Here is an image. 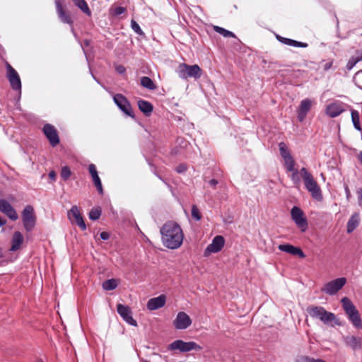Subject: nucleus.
<instances>
[{"mask_svg":"<svg viewBox=\"0 0 362 362\" xmlns=\"http://www.w3.org/2000/svg\"><path fill=\"white\" fill-rule=\"evenodd\" d=\"M161 241L167 248L175 250L179 248L183 242L184 233L180 225L170 221L163 225L160 229Z\"/></svg>","mask_w":362,"mask_h":362,"instance_id":"nucleus-1","label":"nucleus"},{"mask_svg":"<svg viewBox=\"0 0 362 362\" xmlns=\"http://www.w3.org/2000/svg\"><path fill=\"white\" fill-rule=\"evenodd\" d=\"M192 216L197 221H199L202 218L199 209L196 205L192 207Z\"/></svg>","mask_w":362,"mask_h":362,"instance_id":"nucleus-40","label":"nucleus"},{"mask_svg":"<svg viewBox=\"0 0 362 362\" xmlns=\"http://www.w3.org/2000/svg\"><path fill=\"white\" fill-rule=\"evenodd\" d=\"M114 102L117 107L127 115L134 117L132 107L127 99L122 94H116L113 97Z\"/></svg>","mask_w":362,"mask_h":362,"instance_id":"nucleus-13","label":"nucleus"},{"mask_svg":"<svg viewBox=\"0 0 362 362\" xmlns=\"http://www.w3.org/2000/svg\"><path fill=\"white\" fill-rule=\"evenodd\" d=\"M307 311L313 318L319 319L325 324L333 322L334 325H339V320L336 318L334 313L325 310L321 306H311L307 309Z\"/></svg>","mask_w":362,"mask_h":362,"instance_id":"nucleus-4","label":"nucleus"},{"mask_svg":"<svg viewBox=\"0 0 362 362\" xmlns=\"http://www.w3.org/2000/svg\"><path fill=\"white\" fill-rule=\"evenodd\" d=\"M344 111L341 103L334 102L329 104L325 110L326 114L330 117H336Z\"/></svg>","mask_w":362,"mask_h":362,"instance_id":"nucleus-22","label":"nucleus"},{"mask_svg":"<svg viewBox=\"0 0 362 362\" xmlns=\"http://www.w3.org/2000/svg\"><path fill=\"white\" fill-rule=\"evenodd\" d=\"M100 238L104 240H107L109 238V237H110L109 233H107V232H102L100 234Z\"/></svg>","mask_w":362,"mask_h":362,"instance_id":"nucleus-46","label":"nucleus"},{"mask_svg":"<svg viewBox=\"0 0 362 362\" xmlns=\"http://www.w3.org/2000/svg\"><path fill=\"white\" fill-rule=\"evenodd\" d=\"M214 29L216 32L218 33L219 34L222 35L223 36L226 37H235L234 33L232 32L227 30L219 26H214Z\"/></svg>","mask_w":362,"mask_h":362,"instance_id":"nucleus-33","label":"nucleus"},{"mask_svg":"<svg viewBox=\"0 0 362 362\" xmlns=\"http://www.w3.org/2000/svg\"><path fill=\"white\" fill-rule=\"evenodd\" d=\"M139 110L146 115H149L153 111L152 105L146 100H140L138 101Z\"/></svg>","mask_w":362,"mask_h":362,"instance_id":"nucleus-27","label":"nucleus"},{"mask_svg":"<svg viewBox=\"0 0 362 362\" xmlns=\"http://www.w3.org/2000/svg\"><path fill=\"white\" fill-rule=\"evenodd\" d=\"M351 120L356 129L361 131V127L359 122V114L356 110L351 111Z\"/></svg>","mask_w":362,"mask_h":362,"instance_id":"nucleus-32","label":"nucleus"},{"mask_svg":"<svg viewBox=\"0 0 362 362\" xmlns=\"http://www.w3.org/2000/svg\"><path fill=\"white\" fill-rule=\"evenodd\" d=\"M360 215L359 213L356 212L351 215L348 221L346 226V230L348 233H352L359 225Z\"/></svg>","mask_w":362,"mask_h":362,"instance_id":"nucleus-25","label":"nucleus"},{"mask_svg":"<svg viewBox=\"0 0 362 362\" xmlns=\"http://www.w3.org/2000/svg\"><path fill=\"white\" fill-rule=\"evenodd\" d=\"M332 66V62H328L325 65V70L329 69Z\"/></svg>","mask_w":362,"mask_h":362,"instance_id":"nucleus-49","label":"nucleus"},{"mask_svg":"<svg viewBox=\"0 0 362 362\" xmlns=\"http://www.w3.org/2000/svg\"><path fill=\"white\" fill-rule=\"evenodd\" d=\"M117 313L128 324L132 326H136V320L132 317L131 310L129 307L119 304L117 305Z\"/></svg>","mask_w":362,"mask_h":362,"instance_id":"nucleus-17","label":"nucleus"},{"mask_svg":"<svg viewBox=\"0 0 362 362\" xmlns=\"http://www.w3.org/2000/svg\"><path fill=\"white\" fill-rule=\"evenodd\" d=\"M116 71L119 73V74H124L125 72V68L124 66H122V65H119V66H117L116 68H115Z\"/></svg>","mask_w":362,"mask_h":362,"instance_id":"nucleus-45","label":"nucleus"},{"mask_svg":"<svg viewBox=\"0 0 362 362\" xmlns=\"http://www.w3.org/2000/svg\"><path fill=\"white\" fill-rule=\"evenodd\" d=\"M118 285V280L115 279H111L105 281L103 283V288L106 291H112L117 288Z\"/></svg>","mask_w":362,"mask_h":362,"instance_id":"nucleus-30","label":"nucleus"},{"mask_svg":"<svg viewBox=\"0 0 362 362\" xmlns=\"http://www.w3.org/2000/svg\"><path fill=\"white\" fill-rule=\"evenodd\" d=\"M22 221L23 226L27 231L32 230L36 223V216L34 209L30 205H27L22 211Z\"/></svg>","mask_w":362,"mask_h":362,"instance_id":"nucleus-7","label":"nucleus"},{"mask_svg":"<svg viewBox=\"0 0 362 362\" xmlns=\"http://www.w3.org/2000/svg\"><path fill=\"white\" fill-rule=\"evenodd\" d=\"M296 362H326V361L322 359H314V358H309L308 356H299L297 358Z\"/></svg>","mask_w":362,"mask_h":362,"instance_id":"nucleus-38","label":"nucleus"},{"mask_svg":"<svg viewBox=\"0 0 362 362\" xmlns=\"http://www.w3.org/2000/svg\"><path fill=\"white\" fill-rule=\"evenodd\" d=\"M287 171L291 173V178L293 182L296 185H299L300 177H299V175H298L299 174L298 171L295 168H293V170H287Z\"/></svg>","mask_w":362,"mask_h":362,"instance_id":"nucleus-36","label":"nucleus"},{"mask_svg":"<svg viewBox=\"0 0 362 362\" xmlns=\"http://www.w3.org/2000/svg\"><path fill=\"white\" fill-rule=\"evenodd\" d=\"M68 217L73 223L78 225L81 230H85L86 229V223L83 218L79 211L78 206H73L70 211L68 212Z\"/></svg>","mask_w":362,"mask_h":362,"instance_id":"nucleus-14","label":"nucleus"},{"mask_svg":"<svg viewBox=\"0 0 362 362\" xmlns=\"http://www.w3.org/2000/svg\"><path fill=\"white\" fill-rule=\"evenodd\" d=\"M5 223H6V221L3 220V219L0 217V226H4Z\"/></svg>","mask_w":362,"mask_h":362,"instance_id":"nucleus-52","label":"nucleus"},{"mask_svg":"<svg viewBox=\"0 0 362 362\" xmlns=\"http://www.w3.org/2000/svg\"><path fill=\"white\" fill-rule=\"evenodd\" d=\"M354 81L355 84L361 89H362V70L356 72L354 76Z\"/></svg>","mask_w":362,"mask_h":362,"instance_id":"nucleus-35","label":"nucleus"},{"mask_svg":"<svg viewBox=\"0 0 362 362\" xmlns=\"http://www.w3.org/2000/svg\"><path fill=\"white\" fill-rule=\"evenodd\" d=\"M74 4L88 16L91 15V11L85 0H73Z\"/></svg>","mask_w":362,"mask_h":362,"instance_id":"nucleus-28","label":"nucleus"},{"mask_svg":"<svg viewBox=\"0 0 362 362\" xmlns=\"http://www.w3.org/2000/svg\"><path fill=\"white\" fill-rule=\"evenodd\" d=\"M43 131L52 146H54L59 142V139L55 128L51 124L44 126Z\"/></svg>","mask_w":362,"mask_h":362,"instance_id":"nucleus-20","label":"nucleus"},{"mask_svg":"<svg viewBox=\"0 0 362 362\" xmlns=\"http://www.w3.org/2000/svg\"><path fill=\"white\" fill-rule=\"evenodd\" d=\"M341 302L343 309L353 327L357 329H362V319L356 306L346 297H344Z\"/></svg>","mask_w":362,"mask_h":362,"instance_id":"nucleus-3","label":"nucleus"},{"mask_svg":"<svg viewBox=\"0 0 362 362\" xmlns=\"http://www.w3.org/2000/svg\"><path fill=\"white\" fill-rule=\"evenodd\" d=\"M88 170L91 176L98 174L96 167L94 164H90L88 167Z\"/></svg>","mask_w":362,"mask_h":362,"instance_id":"nucleus-43","label":"nucleus"},{"mask_svg":"<svg viewBox=\"0 0 362 362\" xmlns=\"http://www.w3.org/2000/svg\"><path fill=\"white\" fill-rule=\"evenodd\" d=\"M278 248L283 252H287L291 255H298L300 258L305 257L304 252L299 247H295L290 244H282L278 246Z\"/></svg>","mask_w":362,"mask_h":362,"instance_id":"nucleus-23","label":"nucleus"},{"mask_svg":"<svg viewBox=\"0 0 362 362\" xmlns=\"http://www.w3.org/2000/svg\"><path fill=\"white\" fill-rule=\"evenodd\" d=\"M225 245V239L222 235H216L204 250V255L209 257L212 253H217L220 252Z\"/></svg>","mask_w":362,"mask_h":362,"instance_id":"nucleus-11","label":"nucleus"},{"mask_svg":"<svg viewBox=\"0 0 362 362\" xmlns=\"http://www.w3.org/2000/svg\"><path fill=\"white\" fill-rule=\"evenodd\" d=\"M91 177H92L93 181L94 182V185L97 187V189L98 190V192L100 193H103L102 183H101V181H100V179L98 175L96 174L95 175H92Z\"/></svg>","mask_w":362,"mask_h":362,"instance_id":"nucleus-37","label":"nucleus"},{"mask_svg":"<svg viewBox=\"0 0 362 362\" xmlns=\"http://www.w3.org/2000/svg\"><path fill=\"white\" fill-rule=\"evenodd\" d=\"M71 172L69 167L64 166L62 168L61 176L64 180H68L69 178V177L71 176Z\"/></svg>","mask_w":362,"mask_h":362,"instance_id":"nucleus-39","label":"nucleus"},{"mask_svg":"<svg viewBox=\"0 0 362 362\" xmlns=\"http://www.w3.org/2000/svg\"><path fill=\"white\" fill-rule=\"evenodd\" d=\"M192 325L191 317L185 312H179L175 320L173 325L177 329H185Z\"/></svg>","mask_w":362,"mask_h":362,"instance_id":"nucleus-12","label":"nucleus"},{"mask_svg":"<svg viewBox=\"0 0 362 362\" xmlns=\"http://www.w3.org/2000/svg\"><path fill=\"white\" fill-rule=\"evenodd\" d=\"M176 73L178 76L182 79H187L188 78L198 79L201 77L202 71L197 64L188 65L185 63H181L177 67Z\"/></svg>","mask_w":362,"mask_h":362,"instance_id":"nucleus-5","label":"nucleus"},{"mask_svg":"<svg viewBox=\"0 0 362 362\" xmlns=\"http://www.w3.org/2000/svg\"><path fill=\"white\" fill-rule=\"evenodd\" d=\"M361 54H362V49L360 50H358L356 52V55L355 57H361Z\"/></svg>","mask_w":362,"mask_h":362,"instance_id":"nucleus-51","label":"nucleus"},{"mask_svg":"<svg viewBox=\"0 0 362 362\" xmlns=\"http://www.w3.org/2000/svg\"><path fill=\"white\" fill-rule=\"evenodd\" d=\"M280 155L283 158L284 165L286 170H293L296 162L291 156L287 146L285 143L281 142L279 144Z\"/></svg>","mask_w":362,"mask_h":362,"instance_id":"nucleus-10","label":"nucleus"},{"mask_svg":"<svg viewBox=\"0 0 362 362\" xmlns=\"http://www.w3.org/2000/svg\"><path fill=\"white\" fill-rule=\"evenodd\" d=\"M141 84L144 88L150 90H154L156 88L153 81L147 76H144L141 78Z\"/></svg>","mask_w":362,"mask_h":362,"instance_id":"nucleus-31","label":"nucleus"},{"mask_svg":"<svg viewBox=\"0 0 362 362\" xmlns=\"http://www.w3.org/2000/svg\"><path fill=\"white\" fill-rule=\"evenodd\" d=\"M278 38L279 39L280 41H281L284 44L289 45V46L300 47H307V44L300 42H298V41H296V40H293L291 39L279 37Z\"/></svg>","mask_w":362,"mask_h":362,"instance_id":"nucleus-29","label":"nucleus"},{"mask_svg":"<svg viewBox=\"0 0 362 362\" xmlns=\"http://www.w3.org/2000/svg\"><path fill=\"white\" fill-rule=\"evenodd\" d=\"M49 177H50V179L54 180H55V177H56V173L54 171H51L49 173Z\"/></svg>","mask_w":362,"mask_h":362,"instance_id":"nucleus-47","label":"nucleus"},{"mask_svg":"<svg viewBox=\"0 0 362 362\" xmlns=\"http://www.w3.org/2000/svg\"><path fill=\"white\" fill-rule=\"evenodd\" d=\"M218 183L217 180L213 179L209 181V184L211 185V186H215L216 184Z\"/></svg>","mask_w":362,"mask_h":362,"instance_id":"nucleus-50","label":"nucleus"},{"mask_svg":"<svg viewBox=\"0 0 362 362\" xmlns=\"http://www.w3.org/2000/svg\"><path fill=\"white\" fill-rule=\"evenodd\" d=\"M141 362H148V361H142Z\"/></svg>","mask_w":362,"mask_h":362,"instance_id":"nucleus-55","label":"nucleus"},{"mask_svg":"<svg viewBox=\"0 0 362 362\" xmlns=\"http://www.w3.org/2000/svg\"><path fill=\"white\" fill-rule=\"evenodd\" d=\"M0 211L6 215L12 221H16L18 218L15 209L6 199H0Z\"/></svg>","mask_w":362,"mask_h":362,"instance_id":"nucleus-16","label":"nucleus"},{"mask_svg":"<svg viewBox=\"0 0 362 362\" xmlns=\"http://www.w3.org/2000/svg\"><path fill=\"white\" fill-rule=\"evenodd\" d=\"M37 362H43L41 359L38 360Z\"/></svg>","mask_w":362,"mask_h":362,"instance_id":"nucleus-54","label":"nucleus"},{"mask_svg":"<svg viewBox=\"0 0 362 362\" xmlns=\"http://www.w3.org/2000/svg\"><path fill=\"white\" fill-rule=\"evenodd\" d=\"M300 174L306 189L311 194L312 197L317 201H322V194L321 189L313 175L305 168L300 169Z\"/></svg>","mask_w":362,"mask_h":362,"instance_id":"nucleus-2","label":"nucleus"},{"mask_svg":"<svg viewBox=\"0 0 362 362\" xmlns=\"http://www.w3.org/2000/svg\"><path fill=\"white\" fill-rule=\"evenodd\" d=\"M23 243V236L19 231L14 232L11 240V251H16L21 248Z\"/></svg>","mask_w":362,"mask_h":362,"instance_id":"nucleus-26","label":"nucleus"},{"mask_svg":"<svg viewBox=\"0 0 362 362\" xmlns=\"http://www.w3.org/2000/svg\"><path fill=\"white\" fill-rule=\"evenodd\" d=\"M168 350H179L181 352H188L192 350L200 351L202 347L194 341H184L181 339L175 340L168 345Z\"/></svg>","mask_w":362,"mask_h":362,"instance_id":"nucleus-6","label":"nucleus"},{"mask_svg":"<svg viewBox=\"0 0 362 362\" xmlns=\"http://www.w3.org/2000/svg\"><path fill=\"white\" fill-rule=\"evenodd\" d=\"M7 77L13 89L21 90V82L19 75L10 64H7Z\"/></svg>","mask_w":362,"mask_h":362,"instance_id":"nucleus-15","label":"nucleus"},{"mask_svg":"<svg viewBox=\"0 0 362 362\" xmlns=\"http://www.w3.org/2000/svg\"><path fill=\"white\" fill-rule=\"evenodd\" d=\"M344 342L346 346L353 350L362 349V337L348 335L344 337Z\"/></svg>","mask_w":362,"mask_h":362,"instance_id":"nucleus-18","label":"nucleus"},{"mask_svg":"<svg viewBox=\"0 0 362 362\" xmlns=\"http://www.w3.org/2000/svg\"><path fill=\"white\" fill-rule=\"evenodd\" d=\"M346 283V278H337L326 283L322 288L321 291L328 295L333 296L341 290Z\"/></svg>","mask_w":362,"mask_h":362,"instance_id":"nucleus-8","label":"nucleus"},{"mask_svg":"<svg viewBox=\"0 0 362 362\" xmlns=\"http://www.w3.org/2000/svg\"><path fill=\"white\" fill-rule=\"evenodd\" d=\"M57 12L58 13L59 18L60 20L65 23H68L71 25L73 21L71 19V17L64 11L63 7L61 4L60 0H55Z\"/></svg>","mask_w":362,"mask_h":362,"instance_id":"nucleus-24","label":"nucleus"},{"mask_svg":"<svg viewBox=\"0 0 362 362\" xmlns=\"http://www.w3.org/2000/svg\"><path fill=\"white\" fill-rule=\"evenodd\" d=\"M131 26H132V30L136 33H137L138 35H143L144 33L143 31L141 30L140 26L139 25V24L134 20L132 21L131 22Z\"/></svg>","mask_w":362,"mask_h":362,"instance_id":"nucleus-41","label":"nucleus"},{"mask_svg":"<svg viewBox=\"0 0 362 362\" xmlns=\"http://www.w3.org/2000/svg\"><path fill=\"white\" fill-rule=\"evenodd\" d=\"M313 104V101L308 98L301 100L298 109V119L300 122L305 119L307 113L310 111Z\"/></svg>","mask_w":362,"mask_h":362,"instance_id":"nucleus-19","label":"nucleus"},{"mask_svg":"<svg viewBox=\"0 0 362 362\" xmlns=\"http://www.w3.org/2000/svg\"><path fill=\"white\" fill-rule=\"evenodd\" d=\"M101 215V209L99 207L93 208L89 212V218L91 220H98Z\"/></svg>","mask_w":362,"mask_h":362,"instance_id":"nucleus-34","label":"nucleus"},{"mask_svg":"<svg viewBox=\"0 0 362 362\" xmlns=\"http://www.w3.org/2000/svg\"><path fill=\"white\" fill-rule=\"evenodd\" d=\"M291 216L295 224L301 231L305 232L308 228V221L303 211L298 206H293L291 210Z\"/></svg>","mask_w":362,"mask_h":362,"instance_id":"nucleus-9","label":"nucleus"},{"mask_svg":"<svg viewBox=\"0 0 362 362\" xmlns=\"http://www.w3.org/2000/svg\"><path fill=\"white\" fill-rule=\"evenodd\" d=\"M186 170L185 167L184 165H180L177 168V171L178 173L184 172Z\"/></svg>","mask_w":362,"mask_h":362,"instance_id":"nucleus-48","label":"nucleus"},{"mask_svg":"<svg viewBox=\"0 0 362 362\" xmlns=\"http://www.w3.org/2000/svg\"><path fill=\"white\" fill-rule=\"evenodd\" d=\"M124 11L125 8L124 7L118 6L114 9V14L118 16L124 13Z\"/></svg>","mask_w":362,"mask_h":362,"instance_id":"nucleus-42","label":"nucleus"},{"mask_svg":"<svg viewBox=\"0 0 362 362\" xmlns=\"http://www.w3.org/2000/svg\"><path fill=\"white\" fill-rule=\"evenodd\" d=\"M357 196L358 200V204L362 206V189L360 188L357 190Z\"/></svg>","mask_w":362,"mask_h":362,"instance_id":"nucleus-44","label":"nucleus"},{"mask_svg":"<svg viewBox=\"0 0 362 362\" xmlns=\"http://www.w3.org/2000/svg\"><path fill=\"white\" fill-rule=\"evenodd\" d=\"M166 303V296L160 295L148 300L146 307L149 310H155L163 308Z\"/></svg>","mask_w":362,"mask_h":362,"instance_id":"nucleus-21","label":"nucleus"},{"mask_svg":"<svg viewBox=\"0 0 362 362\" xmlns=\"http://www.w3.org/2000/svg\"><path fill=\"white\" fill-rule=\"evenodd\" d=\"M345 189H346V192L347 197H349L350 192H349V190L348 187H346Z\"/></svg>","mask_w":362,"mask_h":362,"instance_id":"nucleus-53","label":"nucleus"}]
</instances>
